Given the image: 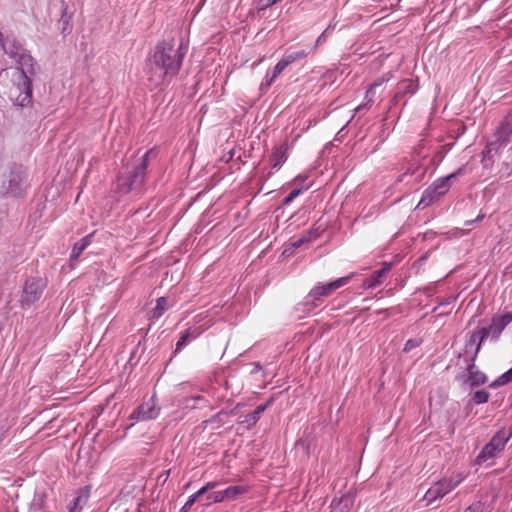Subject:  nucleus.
<instances>
[{"label":"nucleus","instance_id":"nucleus-33","mask_svg":"<svg viewBox=\"0 0 512 512\" xmlns=\"http://www.w3.org/2000/svg\"><path fill=\"white\" fill-rule=\"evenodd\" d=\"M259 420V417L254 412L247 414L243 419L239 420V424H245L247 429L254 426Z\"/></svg>","mask_w":512,"mask_h":512},{"label":"nucleus","instance_id":"nucleus-51","mask_svg":"<svg viewBox=\"0 0 512 512\" xmlns=\"http://www.w3.org/2000/svg\"><path fill=\"white\" fill-rule=\"evenodd\" d=\"M254 366H255V371H257V370H260V369H261V365H260V363H254Z\"/></svg>","mask_w":512,"mask_h":512},{"label":"nucleus","instance_id":"nucleus-43","mask_svg":"<svg viewBox=\"0 0 512 512\" xmlns=\"http://www.w3.org/2000/svg\"><path fill=\"white\" fill-rule=\"evenodd\" d=\"M478 344V336L475 334V332L470 336L468 342L466 343L465 349L466 353L468 352V348L473 347L474 345Z\"/></svg>","mask_w":512,"mask_h":512},{"label":"nucleus","instance_id":"nucleus-45","mask_svg":"<svg viewBox=\"0 0 512 512\" xmlns=\"http://www.w3.org/2000/svg\"><path fill=\"white\" fill-rule=\"evenodd\" d=\"M305 243H306V239H303V237L301 236L299 239L291 242V248L292 249H297V248L301 247Z\"/></svg>","mask_w":512,"mask_h":512},{"label":"nucleus","instance_id":"nucleus-42","mask_svg":"<svg viewBox=\"0 0 512 512\" xmlns=\"http://www.w3.org/2000/svg\"><path fill=\"white\" fill-rule=\"evenodd\" d=\"M273 399H269L266 403L259 405L253 412L260 418V415L266 410V408L272 403Z\"/></svg>","mask_w":512,"mask_h":512},{"label":"nucleus","instance_id":"nucleus-49","mask_svg":"<svg viewBox=\"0 0 512 512\" xmlns=\"http://www.w3.org/2000/svg\"><path fill=\"white\" fill-rule=\"evenodd\" d=\"M482 218H483V215H480V216H478L475 220H473V221H469V222H467V223H468V224H471V223H474V222H478V221H480Z\"/></svg>","mask_w":512,"mask_h":512},{"label":"nucleus","instance_id":"nucleus-39","mask_svg":"<svg viewBox=\"0 0 512 512\" xmlns=\"http://www.w3.org/2000/svg\"><path fill=\"white\" fill-rule=\"evenodd\" d=\"M82 497L78 496L74 498L73 505L70 507L69 512H79L82 509Z\"/></svg>","mask_w":512,"mask_h":512},{"label":"nucleus","instance_id":"nucleus-50","mask_svg":"<svg viewBox=\"0 0 512 512\" xmlns=\"http://www.w3.org/2000/svg\"><path fill=\"white\" fill-rule=\"evenodd\" d=\"M240 404H238L234 409L231 410L230 414H236L237 409L239 408Z\"/></svg>","mask_w":512,"mask_h":512},{"label":"nucleus","instance_id":"nucleus-14","mask_svg":"<svg viewBox=\"0 0 512 512\" xmlns=\"http://www.w3.org/2000/svg\"><path fill=\"white\" fill-rule=\"evenodd\" d=\"M17 62L20 66L19 67V80H23V75L28 76V75H34L36 73L37 63L35 62L34 58L30 54L26 53V51L22 52L18 56Z\"/></svg>","mask_w":512,"mask_h":512},{"label":"nucleus","instance_id":"nucleus-36","mask_svg":"<svg viewBox=\"0 0 512 512\" xmlns=\"http://www.w3.org/2000/svg\"><path fill=\"white\" fill-rule=\"evenodd\" d=\"M191 337L190 329H186L182 335L180 336L179 340L176 343V349L175 353L180 351L182 348H184L188 342V339Z\"/></svg>","mask_w":512,"mask_h":512},{"label":"nucleus","instance_id":"nucleus-30","mask_svg":"<svg viewBox=\"0 0 512 512\" xmlns=\"http://www.w3.org/2000/svg\"><path fill=\"white\" fill-rule=\"evenodd\" d=\"M509 382H512V367L503 373L501 376H499L496 380H494L489 387L490 388H497L499 386L508 384Z\"/></svg>","mask_w":512,"mask_h":512},{"label":"nucleus","instance_id":"nucleus-40","mask_svg":"<svg viewBox=\"0 0 512 512\" xmlns=\"http://www.w3.org/2000/svg\"><path fill=\"white\" fill-rule=\"evenodd\" d=\"M319 236L317 229H310L305 232L304 235H302L303 239H306V243L310 242L312 239H315Z\"/></svg>","mask_w":512,"mask_h":512},{"label":"nucleus","instance_id":"nucleus-17","mask_svg":"<svg viewBox=\"0 0 512 512\" xmlns=\"http://www.w3.org/2000/svg\"><path fill=\"white\" fill-rule=\"evenodd\" d=\"M457 379L462 381L463 384L469 385L471 389L484 385L488 380L486 374L480 370L470 374H460Z\"/></svg>","mask_w":512,"mask_h":512},{"label":"nucleus","instance_id":"nucleus-48","mask_svg":"<svg viewBox=\"0 0 512 512\" xmlns=\"http://www.w3.org/2000/svg\"><path fill=\"white\" fill-rule=\"evenodd\" d=\"M322 37H323V34L321 36L318 37L317 41H316V44L313 46V47H310L309 49H313V51L316 49V47L318 46V44L320 42H322Z\"/></svg>","mask_w":512,"mask_h":512},{"label":"nucleus","instance_id":"nucleus-56","mask_svg":"<svg viewBox=\"0 0 512 512\" xmlns=\"http://www.w3.org/2000/svg\"><path fill=\"white\" fill-rule=\"evenodd\" d=\"M300 178H301V176H298V177H296V178H295V180H294V181H297V180H299Z\"/></svg>","mask_w":512,"mask_h":512},{"label":"nucleus","instance_id":"nucleus-8","mask_svg":"<svg viewBox=\"0 0 512 512\" xmlns=\"http://www.w3.org/2000/svg\"><path fill=\"white\" fill-rule=\"evenodd\" d=\"M352 275L340 277L330 283L315 286L307 295V299L319 300L321 297L330 295L334 290L346 285Z\"/></svg>","mask_w":512,"mask_h":512},{"label":"nucleus","instance_id":"nucleus-54","mask_svg":"<svg viewBox=\"0 0 512 512\" xmlns=\"http://www.w3.org/2000/svg\"><path fill=\"white\" fill-rule=\"evenodd\" d=\"M9 183H10L9 187H10V188H12L13 180H12V179H10V180H9ZM11 190H12L13 192L15 191L14 189H11Z\"/></svg>","mask_w":512,"mask_h":512},{"label":"nucleus","instance_id":"nucleus-13","mask_svg":"<svg viewBox=\"0 0 512 512\" xmlns=\"http://www.w3.org/2000/svg\"><path fill=\"white\" fill-rule=\"evenodd\" d=\"M391 268H392L391 263H384L382 268L373 271L369 277L364 279L363 284H362L363 287L365 289H371V288H375L378 285L382 284L385 277L390 272Z\"/></svg>","mask_w":512,"mask_h":512},{"label":"nucleus","instance_id":"nucleus-47","mask_svg":"<svg viewBox=\"0 0 512 512\" xmlns=\"http://www.w3.org/2000/svg\"><path fill=\"white\" fill-rule=\"evenodd\" d=\"M423 140L420 141V143L414 148V153L417 155L421 154V149L423 148Z\"/></svg>","mask_w":512,"mask_h":512},{"label":"nucleus","instance_id":"nucleus-52","mask_svg":"<svg viewBox=\"0 0 512 512\" xmlns=\"http://www.w3.org/2000/svg\"><path fill=\"white\" fill-rule=\"evenodd\" d=\"M194 400L200 401V400H203V397L199 395V396L194 397Z\"/></svg>","mask_w":512,"mask_h":512},{"label":"nucleus","instance_id":"nucleus-1","mask_svg":"<svg viewBox=\"0 0 512 512\" xmlns=\"http://www.w3.org/2000/svg\"><path fill=\"white\" fill-rule=\"evenodd\" d=\"M186 50L183 44L176 48L173 39L157 43L147 58V80L152 88L168 84L178 75Z\"/></svg>","mask_w":512,"mask_h":512},{"label":"nucleus","instance_id":"nucleus-6","mask_svg":"<svg viewBox=\"0 0 512 512\" xmlns=\"http://www.w3.org/2000/svg\"><path fill=\"white\" fill-rule=\"evenodd\" d=\"M311 52H313V49H300L297 51L286 53L275 65L273 75L269 80H267L265 86L269 87L274 79L282 72L285 68H287L289 65L296 61H300L304 58H306Z\"/></svg>","mask_w":512,"mask_h":512},{"label":"nucleus","instance_id":"nucleus-41","mask_svg":"<svg viewBox=\"0 0 512 512\" xmlns=\"http://www.w3.org/2000/svg\"><path fill=\"white\" fill-rule=\"evenodd\" d=\"M420 345V341L417 339H409L404 346V351L409 352L412 349L418 347Z\"/></svg>","mask_w":512,"mask_h":512},{"label":"nucleus","instance_id":"nucleus-22","mask_svg":"<svg viewBox=\"0 0 512 512\" xmlns=\"http://www.w3.org/2000/svg\"><path fill=\"white\" fill-rule=\"evenodd\" d=\"M287 147L281 145L276 147L270 157V162L273 168H279L287 160Z\"/></svg>","mask_w":512,"mask_h":512},{"label":"nucleus","instance_id":"nucleus-38","mask_svg":"<svg viewBox=\"0 0 512 512\" xmlns=\"http://www.w3.org/2000/svg\"><path fill=\"white\" fill-rule=\"evenodd\" d=\"M464 512H484V504L481 501L474 502Z\"/></svg>","mask_w":512,"mask_h":512},{"label":"nucleus","instance_id":"nucleus-9","mask_svg":"<svg viewBox=\"0 0 512 512\" xmlns=\"http://www.w3.org/2000/svg\"><path fill=\"white\" fill-rule=\"evenodd\" d=\"M247 491L248 488L244 486H230L224 490L212 492L206 496L207 505L220 503L224 500H235Z\"/></svg>","mask_w":512,"mask_h":512},{"label":"nucleus","instance_id":"nucleus-24","mask_svg":"<svg viewBox=\"0 0 512 512\" xmlns=\"http://www.w3.org/2000/svg\"><path fill=\"white\" fill-rule=\"evenodd\" d=\"M90 239H91V235H88V236L82 238L81 240H79L78 242H76L74 244L72 252H71V255H70V260L71 261H75V260H77L80 257L82 252L90 244V242H91Z\"/></svg>","mask_w":512,"mask_h":512},{"label":"nucleus","instance_id":"nucleus-12","mask_svg":"<svg viewBox=\"0 0 512 512\" xmlns=\"http://www.w3.org/2000/svg\"><path fill=\"white\" fill-rule=\"evenodd\" d=\"M418 90V82L412 79H405L398 83L397 91L391 99V104L396 105L403 97L413 95Z\"/></svg>","mask_w":512,"mask_h":512},{"label":"nucleus","instance_id":"nucleus-10","mask_svg":"<svg viewBox=\"0 0 512 512\" xmlns=\"http://www.w3.org/2000/svg\"><path fill=\"white\" fill-rule=\"evenodd\" d=\"M18 95L14 104L20 107H27L32 104V81L29 76L23 75V80L17 83Z\"/></svg>","mask_w":512,"mask_h":512},{"label":"nucleus","instance_id":"nucleus-28","mask_svg":"<svg viewBox=\"0 0 512 512\" xmlns=\"http://www.w3.org/2000/svg\"><path fill=\"white\" fill-rule=\"evenodd\" d=\"M47 495L43 491H36L30 503L31 511H40L44 508Z\"/></svg>","mask_w":512,"mask_h":512},{"label":"nucleus","instance_id":"nucleus-29","mask_svg":"<svg viewBox=\"0 0 512 512\" xmlns=\"http://www.w3.org/2000/svg\"><path fill=\"white\" fill-rule=\"evenodd\" d=\"M490 394L485 389L477 390L474 392L472 398L469 401V404H484L489 400Z\"/></svg>","mask_w":512,"mask_h":512},{"label":"nucleus","instance_id":"nucleus-31","mask_svg":"<svg viewBox=\"0 0 512 512\" xmlns=\"http://www.w3.org/2000/svg\"><path fill=\"white\" fill-rule=\"evenodd\" d=\"M475 334L478 336V344L474 351L479 352L481 348L482 342L488 338V336L491 334L489 327H482L478 331L475 332Z\"/></svg>","mask_w":512,"mask_h":512},{"label":"nucleus","instance_id":"nucleus-20","mask_svg":"<svg viewBox=\"0 0 512 512\" xmlns=\"http://www.w3.org/2000/svg\"><path fill=\"white\" fill-rule=\"evenodd\" d=\"M512 436V430L507 434L504 429L499 430L488 442L495 450L502 451Z\"/></svg>","mask_w":512,"mask_h":512},{"label":"nucleus","instance_id":"nucleus-37","mask_svg":"<svg viewBox=\"0 0 512 512\" xmlns=\"http://www.w3.org/2000/svg\"><path fill=\"white\" fill-rule=\"evenodd\" d=\"M303 187L294 189L282 202L284 206L289 205L297 196L302 193Z\"/></svg>","mask_w":512,"mask_h":512},{"label":"nucleus","instance_id":"nucleus-11","mask_svg":"<svg viewBox=\"0 0 512 512\" xmlns=\"http://www.w3.org/2000/svg\"><path fill=\"white\" fill-rule=\"evenodd\" d=\"M497 164L500 177H509L512 175V148L500 150V154L495 155V163Z\"/></svg>","mask_w":512,"mask_h":512},{"label":"nucleus","instance_id":"nucleus-16","mask_svg":"<svg viewBox=\"0 0 512 512\" xmlns=\"http://www.w3.org/2000/svg\"><path fill=\"white\" fill-rule=\"evenodd\" d=\"M73 13L68 12V5L64 0H61V17L58 21L61 34L65 37L73 30L72 25Z\"/></svg>","mask_w":512,"mask_h":512},{"label":"nucleus","instance_id":"nucleus-46","mask_svg":"<svg viewBox=\"0 0 512 512\" xmlns=\"http://www.w3.org/2000/svg\"><path fill=\"white\" fill-rule=\"evenodd\" d=\"M169 474H170V470H167V471H164V472L160 473L158 478H157V481L161 482L162 484H164L167 481V479L169 477Z\"/></svg>","mask_w":512,"mask_h":512},{"label":"nucleus","instance_id":"nucleus-2","mask_svg":"<svg viewBox=\"0 0 512 512\" xmlns=\"http://www.w3.org/2000/svg\"><path fill=\"white\" fill-rule=\"evenodd\" d=\"M154 154L153 150H148L132 167H126L117 177L116 190L122 194H128L133 190L140 189L145 181L148 159Z\"/></svg>","mask_w":512,"mask_h":512},{"label":"nucleus","instance_id":"nucleus-23","mask_svg":"<svg viewBox=\"0 0 512 512\" xmlns=\"http://www.w3.org/2000/svg\"><path fill=\"white\" fill-rule=\"evenodd\" d=\"M385 80L386 79H384V78H380V79H377L376 81H374L370 85L369 89L366 92V96H365L366 102L361 104V105H359V106H357L355 108V112H361L364 109H369L370 108L371 104L374 102V99H373L374 89L376 87L380 86Z\"/></svg>","mask_w":512,"mask_h":512},{"label":"nucleus","instance_id":"nucleus-35","mask_svg":"<svg viewBox=\"0 0 512 512\" xmlns=\"http://www.w3.org/2000/svg\"><path fill=\"white\" fill-rule=\"evenodd\" d=\"M421 168V165L420 163L418 162H414L411 164V166L403 173L401 174L399 177H398V181L401 182L403 181L408 175L412 176L414 174H416Z\"/></svg>","mask_w":512,"mask_h":512},{"label":"nucleus","instance_id":"nucleus-5","mask_svg":"<svg viewBox=\"0 0 512 512\" xmlns=\"http://www.w3.org/2000/svg\"><path fill=\"white\" fill-rule=\"evenodd\" d=\"M463 480V477L459 476L456 480L443 478L436 482L431 488L427 490L424 495V500L428 504L432 503L436 499L444 497L456 486H458Z\"/></svg>","mask_w":512,"mask_h":512},{"label":"nucleus","instance_id":"nucleus-18","mask_svg":"<svg viewBox=\"0 0 512 512\" xmlns=\"http://www.w3.org/2000/svg\"><path fill=\"white\" fill-rule=\"evenodd\" d=\"M464 171V167L459 168L456 172L446 176L437 179L432 185H431V191H436L438 195L441 197L445 195L449 188H450V180L455 178L457 175L462 174Z\"/></svg>","mask_w":512,"mask_h":512},{"label":"nucleus","instance_id":"nucleus-19","mask_svg":"<svg viewBox=\"0 0 512 512\" xmlns=\"http://www.w3.org/2000/svg\"><path fill=\"white\" fill-rule=\"evenodd\" d=\"M354 503V495L344 494L339 499H334L331 504V512H348Z\"/></svg>","mask_w":512,"mask_h":512},{"label":"nucleus","instance_id":"nucleus-3","mask_svg":"<svg viewBox=\"0 0 512 512\" xmlns=\"http://www.w3.org/2000/svg\"><path fill=\"white\" fill-rule=\"evenodd\" d=\"M512 136V124L507 120L500 123L493 134V140L489 141L482 151V166L484 169H491L495 163V155L500 154V150H506V146Z\"/></svg>","mask_w":512,"mask_h":512},{"label":"nucleus","instance_id":"nucleus-25","mask_svg":"<svg viewBox=\"0 0 512 512\" xmlns=\"http://www.w3.org/2000/svg\"><path fill=\"white\" fill-rule=\"evenodd\" d=\"M440 195L436 191H431V185L423 192L422 197L418 203V207H427L440 199Z\"/></svg>","mask_w":512,"mask_h":512},{"label":"nucleus","instance_id":"nucleus-53","mask_svg":"<svg viewBox=\"0 0 512 512\" xmlns=\"http://www.w3.org/2000/svg\"><path fill=\"white\" fill-rule=\"evenodd\" d=\"M424 175H425V170L422 171V173L417 181H421V179L423 178Z\"/></svg>","mask_w":512,"mask_h":512},{"label":"nucleus","instance_id":"nucleus-26","mask_svg":"<svg viewBox=\"0 0 512 512\" xmlns=\"http://www.w3.org/2000/svg\"><path fill=\"white\" fill-rule=\"evenodd\" d=\"M498 451L495 450V448H493V446H491L489 443H487L483 449L481 450V452L478 454V456L476 457L475 459V464L477 465H481L483 464L484 462H486L487 460L495 457L496 453Z\"/></svg>","mask_w":512,"mask_h":512},{"label":"nucleus","instance_id":"nucleus-21","mask_svg":"<svg viewBox=\"0 0 512 512\" xmlns=\"http://www.w3.org/2000/svg\"><path fill=\"white\" fill-rule=\"evenodd\" d=\"M0 48H2L3 51L12 58L18 57L22 52L25 51L20 43L16 42L15 40L5 42L3 37Z\"/></svg>","mask_w":512,"mask_h":512},{"label":"nucleus","instance_id":"nucleus-7","mask_svg":"<svg viewBox=\"0 0 512 512\" xmlns=\"http://www.w3.org/2000/svg\"><path fill=\"white\" fill-rule=\"evenodd\" d=\"M160 407L155 403V396H152L148 401L139 405L130 415L131 420L147 421L158 417Z\"/></svg>","mask_w":512,"mask_h":512},{"label":"nucleus","instance_id":"nucleus-4","mask_svg":"<svg viewBox=\"0 0 512 512\" xmlns=\"http://www.w3.org/2000/svg\"><path fill=\"white\" fill-rule=\"evenodd\" d=\"M47 287V279L42 277H29L23 284L21 296L19 299L20 306L23 309L30 308L42 297Z\"/></svg>","mask_w":512,"mask_h":512},{"label":"nucleus","instance_id":"nucleus-44","mask_svg":"<svg viewBox=\"0 0 512 512\" xmlns=\"http://www.w3.org/2000/svg\"><path fill=\"white\" fill-rule=\"evenodd\" d=\"M196 501H197V499L193 495H191L189 497V499L187 500V502L182 507L181 511H183V512L188 511Z\"/></svg>","mask_w":512,"mask_h":512},{"label":"nucleus","instance_id":"nucleus-15","mask_svg":"<svg viewBox=\"0 0 512 512\" xmlns=\"http://www.w3.org/2000/svg\"><path fill=\"white\" fill-rule=\"evenodd\" d=\"M510 322H512V312H507L501 316H494L489 326L492 338L497 339Z\"/></svg>","mask_w":512,"mask_h":512},{"label":"nucleus","instance_id":"nucleus-34","mask_svg":"<svg viewBox=\"0 0 512 512\" xmlns=\"http://www.w3.org/2000/svg\"><path fill=\"white\" fill-rule=\"evenodd\" d=\"M478 353L479 352L474 351L469 356V358L465 359V361L467 362V366L465 368V371H466L465 374H470V373H473V372L477 371L476 366H475V361H476Z\"/></svg>","mask_w":512,"mask_h":512},{"label":"nucleus","instance_id":"nucleus-55","mask_svg":"<svg viewBox=\"0 0 512 512\" xmlns=\"http://www.w3.org/2000/svg\"><path fill=\"white\" fill-rule=\"evenodd\" d=\"M260 4L263 5L264 3H266V0H259Z\"/></svg>","mask_w":512,"mask_h":512},{"label":"nucleus","instance_id":"nucleus-27","mask_svg":"<svg viewBox=\"0 0 512 512\" xmlns=\"http://www.w3.org/2000/svg\"><path fill=\"white\" fill-rule=\"evenodd\" d=\"M168 309V299L166 297H160L157 299L156 307L151 310L150 318L158 319Z\"/></svg>","mask_w":512,"mask_h":512},{"label":"nucleus","instance_id":"nucleus-32","mask_svg":"<svg viewBox=\"0 0 512 512\" xmlns=\"http://www.w3.org/2000/svg\"><path fill=\"white\" fill-rule=\"evenodd\" d=\"M218 485H219L218 482L210 481V482L206 483V485H204L202 488H200L196 493H194L192 495L198 500L201 496H203L207 492L215 489Z\"/></svg>","mask_w":512,"mask_h":512}]
</instances>
